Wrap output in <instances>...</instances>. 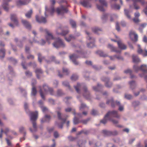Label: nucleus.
<instances>
[{"mask_svg":"<svg viewBox=\"0 0 147 147\" xmlns=\"http://www.w3.org/2000/svg\"><path fill=\"white\" fill-rule=\"evenodd\" d=\"M120 117V115L119 114L118 111L114 110L109 111L105 115L103 118L101 120L100 123L105 124L107 123L109 118L114 117L119 119Z\"/></svg>","mask_w":147,"mask_h":147,"instance_id":"nucleus-1","label":"nucleus"},{"mask_svg":"<svg viewBox=\"0 0 147 147\" xmlns=\"http://www.w3.org/2000/svg\"><path fill=\"white\" fill-rule=\"evenodd\" d=\"M28 104L26 102L24 104V107L26 113L29 115L30 120L33 121V126L34 129L36 128L37 127L36 124L34 121L36 120L38 117V112L37 111L34 112H31L30 111L28 108Z\"/></svg>","mask_w":147,"mask_h":147,"instance_id":"nucleus-2","label":"nucleus"},{"mask_svg":"<svg viewBox=\"0 0 147 147\" xmlns=\"http://www.w3.org/2000/svg\"><path fill=\"white\" fill-rule=\"evenodd\" d=\"M76 47L77 49L76 50V52L78 55H77L73 54L69 56V58L75 65H78L79 63L76 60V59L80 55L82 57H86L83 55L84 53L82 50L80 49V47L77 46Z\"/></svg>","mask_w":147,"mask_h":147,"instance_id":"nucleus-3","label":"nucleus"},{"mask_svg":"<svg viewBox=\"0 0 147 147\" xmlns=\"http://www.w3.org/2000/svg\"><path fill=\"white\" fill-rule=\"evenodd\" d=\"M39 30L41 32H45L46 33L45 38L49 44H50L51 43V40L54 39V37L52 33L47 29H44L42 27L40 28Z\"/></svg>","mask_w":147,"mask_h":147,"instance_id":"nucleus-4","label":"nucleus"},{"mask_svg":"<svg viewBox=\"0 0 147 147\" xmlns=\"http://www.w3.org/2000/svg\"><path fill=\"white\" fill-rule=\"evenodd\" d=\"M38 59L39 61L41 63L42 61H44L47 62V63H49L51 61H54V62L57 64H58L59 63V61L55 59V57L53 56H52L50 58V60L47 61L45 60V57H42L41 54L39 53L38 54Z\"/></svg>","mask_w":147,"mask_h":147,"instance_id":"nucleus-5","label":"nucleus"},{"mask_svg":"<svg viewBox=\"0 0 147 147\" xmlns=\"http://www.w3.org/2000/svg\"><path fill=\"white\" fill-rule=\"evenodd\" d=\"M53 46L56 48L59 47H64L65 44L62 40L59 38L56 39L55 42L53 44Z\"/></svg>","mask_w":147,"mask_h":147,"instance_id":"nucleus-6","label":"nucleus"},{"mask_svg":"<svg viewBox=\"0 0 147 147\" xmlns=\"http://www.w3.org/2000/svg\"><path fill=\"white\" fill-rule=\"evenodd\" d=\"M86 33L87 35V38L88 39L90 42L87 43V46L89 48H92L94 46V39L90 36V33L87 31H86Z\"/></svg>","mask_w":147,"mask_h":147,"instance_id":"nucleus-7","label":"nucleus"},{"mask_svg":"<svg viewBox=\"0 0 147 147\" xmlns=\"http://www.w3.org/2000/svg\"><path fill=\"white\" fill-rule=\"evenodd\" d=\"M117 38L116 40L111 39V40L112 41L117 42L119 48L122 50H125L127 48V46L123 44L121 40H119V38L117 36H115Z\"/></svg>","mask_w":147,"mask_h":147,"instance_id":"nucleus-8","label":"nucleus"},{"mask_svg":"<svg viewBox=\"0 0 147 147\" xmlns=\"http://www.w3.org/2000/svg\"><path fill=\"white\" fill-rule=\"evenodd\" d=\"M99 1L100 3L102 5L96 4L97 8L100 11H103L105 10L103 7L107 6V2L105 0H99Z\"/></svg>","mask_w":147,"mask_h":147,"instance_id":"nucleus-9","label":"nucleus"},{"mask_svg":"<svg viewBox=\"0 0 147 147\" xmlns=\"http://www.w3.org/2000/svg\"><path fill=\"white\" fill-rule=\"evenodd\" d=\"M101 80L104 82L105 85L107 88H111L112 86V83L110 82V78L108 77H103L101 78Z\"/></svg>","mask_w":147,"mask_h":147,"instance_id":"nucleus-10","label":"nucleus"},{"mask_svg":"<svg viewBox=\"0 0 147 147\" xmlns=\"http://www.w3.org/2000/svg\"><path fill=\"white\" fill-rule=\"evenodd\" d=\"M45 14L46 17H47L49 14L52 15L55 11V10L53 7L52 6L50 9L47 8V6L45 7Z\"/></svg>","mask_w":147,"mask_h":147,"instance_id":"nucleus-11","label":"nucleus"},{"mask_svg":"<svg viewBox=\"0 0 147 147\" xmlns=\"http://www.w3.org/2000/svg\"><path fill=\"white\" fill-rule=\"evenodd\" d=\"M67 11L66 8L62 5L57 8L56 9L57 13L59 15L62 14L64 13H66L67 12Z\"/></svg>","mask_w":147,"mask_h":147,"instance_id":"nucleus-12","label":"nucleus"},{"mask_svg":"<svg viewBox=\"0 0 147 147\" xmlns=\"http://www.w3.org/2000/svg\"><path fill=\"white\" fill-rule=\"evenodd\" d=\"M102 133L104 136H115L118 133L116 131L111 132L107 130H104L103 131Z\"/></svg>","mask_w":147,"mask_h":147,"instance_id":"nucleus-13","label":"nucleus"},{"mask_svg":"<svg viewBox=\"0 0 147 147\" xmlns=\"http://www.w3.org/2000/svg\"><path fill=\"white\" fill-rule=\"evenodd\" d=\"M69 32V31L68 30L66 31L63 30L62 28L60 27L57 28L56 30V32L57 34L63 36L67 34Z\"/></svg>","mask_w":147,"mask_h":147,"instance_id":"nucleus-14","label":"nucleus"},{"mask_svg":"<svg viewBox=\"0 0 147 147\" xmlns=\"http://www.w3.org/2000/svg\"><path fill=\"white\" fill-rule=\"evenodd\" d=\"M30 1L31 0H18L16 1V4L19 7L22 5H25L29 3Z\"/></svg>","mask_w":147,"mask_h":147,"instance_id":"nucleus-15","label":"nucleus"},{"mask_svg":"<svg viewBox=\"0 0 147 147\" xmlns=\"http://www.w3.org/2000/svg\"><path fill=\"white\" fill-rule=\"evenodd\" d=\"M84 92L83 96L84 97L87 99H89L90 98V95L89 91L88 90L86 86L83 87Z\"/></svg>","mask_w":147,"mask_h":147,"instance_id":"nucleus-16","label":"nucleus"},{"mask_svg":"<svg viewBox=\"0 0 147 147\" xmlns=\"http://www.w3.org/2000/svg\"><path fill=\"white\" fill-rule=\"evenodd\" d=\"M61 109L60 107H57L56 110V112L57 113V117L58 119L62 121L63 122L65 121L66 120L64 119H62L61 117Z\"/></svg>","mask_w":147,"mask_h":147,"instance_id":"nucleus-17","label":"nucleus"},{"mask_svg":"<svg viewBox=\"0 0 147 147\" xmlns=\"http://www.w3.org/2000/svg\"><path fill=\"white\" fill-rule=\"evenodd\" d=\"M140 70L143 73L139 74L140 77H143L145 74L147 73V66L145 65H142L141 66Z\"/></svg>","mask_w":147,"mask_h":147,"instance_id":"nucleus-18","label":"nucleus"},{"mask_svg":"<svg viewBox=\"0 0 147 147\" xmlns=\"http://www.w3.org/2000/svg\"><path fill=\"white\" fill-rule=\"evenodd\" d=\"M138 53L144 56H147V50H143L141 48L140 45H138Z\"/></svg>","mask_w":147,"mask_h":147,"instance_id":"nucleus-19","label":"nucleus"},{"mask_svg":"<svg viewBox=\"0 0 147 147\" xmlns=\"http://www.w3.org/2000/svg\"><path fill=\"white\" fill-rule=\"evenodd\" d=\"M129 36L131 38L133 41L136 42L138 40V36L134 31H131L129 33Z\"/></svg>","mask_w":147,"mask_h":147,"instance_id":"nucleus-20","label":"nucleus"},{"mask_svg":"<svg viewBox=\"0 0 147 147\" xmlns=\"http://www.w3.org/2000/svg\"><path fill=\"white\" fill-rule=\"evenodd\" d=\"M11 1V0H3V2L2 6L5 11H7L8 10V4L7 3Z\"/></svg>","mask_w":147,"mask_h":147,"instance_id":"nucleus-21","label":"nucleus"},{"mask_svg":"<svg viewBox=\"0 0 147 147\" xmlns=\"http://www.w3.org/2000/svg\"><path fill=\"white\" fill-rule=\"evenodd\" d=\"M36 21L39 23H45L47 21L45 18L41 17L39 18L37 15L36 16Z\"/></svg>","mask_w":147,"mask_h":147,"instance_id":"nucleus-22","label":"nucleus"},{"mask_svg":"<svg viewBox=\"0 0 147 147\" xmlns=\"http://www.w3.org/2000/svg\"><path fill=\"white\" fill-rule=\"evenodd\" d=\"M107 48L109 49L111 51L115 52L117 53H120L121 51L117 50V48L114 47L113 45L110 44H109L107 46Z\"/></svg>","mask_w":147,"mask_h":147,"instance_id":"nucleus-23","label":"nucleus"},{"mask_svg":"<svg viewBox=\"0 0 147 147\" xmlns=\"http://www.w3.org/2000/svg\"><path fill=\"white\" fill-rule=\"evenodd\" d=\"M76 116L79 117H82V114L80 113H78L76 115H75L73 119V123L74 124H76L80 122L79 119L77 118Z\"/></svg>","mask_w":147,"mask_h":147,"instance_id":"nucleus-24","label":"nucleus"},{"mask_svg":"<svg viewBox=\"0 0 147 147\" xmlns=\"http://www.w3.org/2000/svg\"><path fill=\"white\" fill-rule=\"evenodd\" d=\"M80 3L83 6L88 8H91L92 6L91 4L88 1L84 0L80 1Z\"/></svg>","mask_w":147,"mask_h":147,"instance_id":"nucleus-25","label":"nucleus"},{"mask_svg":"<svg viewBox=\"0 0 147 147\" xmlns=\"http://www.w3.org/2000/svg\"><path fill=\"white\" fill-rule=\"evenodd\" d=\"M22 22L24 25L28 29H30L31 28V26L30 23L27 20L22 19Z\"/></svg>","mask_w":147,"mask_h":147,"instance_id":"nucleus-26","label":"nucleus"},{"mask_svg":"<svg viewBox=\"0 0 147 147\" xmlns=\"http://www.w3.org/2000/svg\"><path fill=\"white\" fill-rule=\"evenodd\" d=\"M83 86L82 84H81L80 83H78L76 86H74V87L75 89L77 92L79 94L80 93L81 91L80 89Z\"/></svg>","mask_w":147,"mask_h":147,"instance_id":"nucleus-27","label":"nucleus"},{"mask_svg":"<svg viewBox=\"0 0 147 147\" xmlns=\"http://www.w3.org/2000/svg\"><path fill=\"white\" fill-rule=\"evenodd\" d=\"M11 21L13 22L15 25H18V22L16 15L14 14L11 15Z\"/></svg>","mask_w":147,"mask_h":147,"instance_id":"nucleus-28","label":"nucleus"},{"mask_svg":"<svg viewBox=\"0 0 147 147\" xmlns=\"http://www.w3.org/2000/svg\"><path fill=\"white\" fill-rule=\"evenodd\" d=\"M35 72L36 73L37 77L38 79H39L40 78V76L43 73V71L40 68H37L35 71Z\"/></svg>","mask_w":147,"mask_h":147,"instance_id":"nucleus-29","label":"nucleus"},{"mask_svg":"<svg viewBox=\"0 0 147 147\" xmlns=\"http://www.w3.org/2000/svg\"><path fill=\"white\" fill-rule=\"evenodd\" d=\"M130 85V87L132 90H134L136 88V84L134 81H131L129 82Z\"/></svg>","mask_w":147,"mask_h":147,"instance_id":"nucleus-30","label":"nucleus"},{"mask_svg":"<svg viewBox=\"0 0 147 147\" xmlns=\"http://www.w3.org/2000/svg\"><path fill=\"white\" fill-rule=\"evenodd\" d=\"M51 119V117L49 115H46L45 117L41 119V122H48Z\"/></svg>","mask_w":147,"mask_h":147,"instance_id":"nucleus-31","label":"nucleus"},{"mask_svg":"<svg viewBox=\"0 0 147 147\" xmlns=\"http://www.w3.org/2000/svg\"><path fill=\"white\" fill-rule=\"evenodd\" d=\"M37 91L35 86L32 87L31 95L32 97H35Z\"/></svg>","mask_w":147,"mask_h":147,"instance_id":"nucleus-32","label":"nucleus"},{"mask_svg":"<svg viewBox=\"0 0 147 147\" xmlns=\"http://www.w3.org/2000/svg\"><path fill=\"white\" fill-rule=\"evenodd\" d=\"M132 71L129 69H127L124 71V73L126 74H129L130 75V78H135L136 77L131 74Z\"/></svg>","mask_w":147,"mask_h":147,"instance_id":"nucleus-33","label":"nucleus"},{"mask_svg":"<svg viewBox=\"0 0 147 147\" xmlns=\"http://www.w3.org/2000/svg\"><path fill=\"white\" fill-rule=\"evenodd\" d=\"M132 59L133 61L135 63H138L140 61V60L138 56L135 55H132Z\"/></svg>","mask_w":147,"mask_h":147,"instance_id":"nucleus-34","label":"nucleus"},{"mask_svg":"<svg viewBox=\"0 0 147 147\" xmlns=\"http://www.w3.org/2000/svg\"><path fill=\"white\" fill-rule=\"evenodd\" d=\"M107 103L108 104H111L112 107L113 108H114L115 107V102L112 98L108 100L107 101Z\"/></svg>","mask_w":147,"mask_h":147,"instance_id":"nucleus-35","label":"nucleus"},{"mask_svg":"<svg viewBox=\"0 0 147 147\" xmlns=\"http://www.w3.org/2000/svg\"><path fill=\"white\" fill-rule=\"evenodd\" d=\"M124 12L125 16L129 19H131V17L129 14L130 11L126 9H124Z\"/></svg>","mask_w":147,"mask_h":147,"instance_id":"nucleus-36","label":"nucleus"},{"mask_svg":"<svg viewBox=\"0 0 147 147\" xmlns=\"http://www.w3.org/2000/svg\"><path fill=\"white\" fill-rule=\"evenodd\" d=\"M5 50L3 48H2L0 49V58L2 59L5 56Z\"/></svg>","mask_w":147,"mask_h":147,"instance_id":"nucleus-37","label":"nucleus"},{"mask_svg":"<svg viewBox=\"0 0 147 147\" xmlns=\"http://www.w3.org/2000/svg\"><path fill=\"white\" fill-rule=\"evenodd\" d=\"M63 85L64 86L67 88L70 91H71V87L69 84V82L67 81H63L62 82Z\"/></svg>","mask_w":147,"mask_h":147,"instance_id":"nucleus-38","label":"nucleus"},{"mask_svg":"<svg viewBox=\"0 0 147 147\" xmlns=\"http://www.w3.org/2000/svg\"><path fill=\"white\" fill-rule=\"evenodd\" d=\"M116 104L119 106V110L122 111H123L124 109V107L123 105H120V102L118 101H116L115 102Z\"/></svg>","mask_w":147,"mask_h":147,"instance_id":"nucleus-39","label":"nucleus"},{"mask_svg":"<svg viewBox=\"0 0 147 147\" xmlns=\"http://www.w3.org/2000/svg\"><path fill=\"white\" fill-rule=\"evenodd\" d=\"M24 130V129H20V131L21 134H24L23 137V138H21L20 139V142H22L23 140H25V137L26 136V133Z\"/></svg>","mask_w":147,"mask_h":147,"instance_id":"nucleus-40","label":"nucleus"},{"mask_svg":"<svg viewBox=\"0 0 147 147\" xmlns=\"http://www.w3.org/2000/svg\"><path fill=\"white\" fill-rule=\"evenodd\" d=\"M32 42L35 43H38L42 45H45L46 43L45 41L43 39H42L40 41H38L36 40H34Z\"/></svg>","mask_w":147,"mask_h":147,"instance_id":"nucleus-41","label":"nucleus"},{"mask_svg":"<svg viewBox=\"0 0 147 147\" xmlns=\"http://www.w3.org/2000/svg\"><path fill=\"white\" fill-rule=\"evenodd\" d=\"M103 86L99 84H98L96 86H93L92 88L93 90L96 91H98L99 89Z\"/></svg>","mask_w":147,"mask_h":147,"instance_id":"nucleus-42","label":"nucleus"},{"mask_svg":"<svg viewBox=\"0 0 147 147\" xmlns=\"http://www.w3.org/2000/svg\"><path fill=\"white\" fill-rule=\"evenodd\" d=\"M112 8L115 9L119 10L120 8V7L119 5L115 3L111 5Z\"/></svg>","mask_w":147,"mask_h":147,"instance_id":"nucleus-43","label":"nucleus"},{"mask_svg":"<svg viewBox=\"0 0 147 147\" xmlns=\"http://www.w3.org/2000/svg\"><path fill=\"white\" fill-rule=\"evenodd\" d=\"M109 16L110 15L108 14L104 13L102 14L101 18L103 21H105Z\"/></svg>","mask_w":147,"mask_h":147,"instance_id":"nucleus-44","label":"nucleus"},{"mask_svg":"<svg viewBox=\"0 0 147 147\" xmlns=\"http://www.w3.org/2000/svg\"><path fill=\"white\" fill-rule=\"evenodd\" d=\"M78 76L76 74H74L72 75L71 77V80L73 81H75L78 78Z\"/></svg>","mask_w":147,"mask_h":147,"instance_id":"nucleus-45","label":"nucleus"},{"mask_svg":"<svg viewBox=\"0 0 147 147\" xmlns=\"http://www.w3.org/2000/svg\"><path fill=\"white\" fill-rule=\"evenodd\" d=\"M64 93L62 90L60 89H59L57 90V93L55 94V96H61L64 94Z\"/></svg>","mask_w":147,"mask_h":147,"instance_id":"nucleus-46","label":"nucleus"},{"mask_svg":"<svg viewBox=\"0 0 147 147\" xmlns=\"http://www.w3.org/2000/svg\"><path fill=\"white\" fill-rule=\"evenodd\" d=\"M40 90L39 92L40 93V95L42 99L44 100L45 99V93H44L42 91V89L41 88L40 86L39 87Z\"/></svg>","mask_w":147,"mask_h":147,"instance_id":"nucleus-47","label":"nucleus"},{"mask_svg":"<svg viewBox=\"0 0 147 147\" xmlns=\"http://www.w3.org/2000/svg\"><path fill=\"white\" fill-rule=\"evenodd\" d=\"M20 91L24 96H26L27 95V93L26 90L22 87H20L19 88Z\"/></svg>","mask_w":147,"mask_h":147,"instance_id":"nucleus-48","label":"nucleus"},{"mask_svg":"<svg viewBox=\"0 0 147 147\" xmlns=\"http://www.w3.org/2000/svg\"><path fill=\"white\" fill-rule=\"evenodd\" d=\"M32 13V10L30 9V11H28L26 14L25 16L28 18H30L31 17V16Z\"/></svg>","mask_w":147,"mask_h":147,"instance_id":"nucleus-49","label":"nucleus"},{"mask_svg":"<svg viewBox=\"0 0 147 147\" xmlns=\"http://www.w3.org/2000/svg\"><path fill=\"white\" fill-rule=\"evenodd\" d=\"M49 88L50 87H49L46 84H44L43 86L42 89L44 90V92L45 93H46L47 92H48Z\"/></svg>","mask_w":147,"mask_h":147,"instance_id":"nucleus-50","label":"nucleus"},{"mask_svg":"<svg viewBox=\"0 0 147 147\" xmlns=\"http://www.w3.org/2000/svg\"><path fill=\"white\" fill-rule=\"evenodd\" d=\"M92 30V31L95 33H97L98 32L101 31V29L97 27H93Z\"/></svg>","mask_w":147,"mask_h":147,"instance_id":"nucleus-51","label":"nucleus"},{"mask_svg":"<svg viewBox=\"0 0 147 147\" xmlns=\"http://www.w3.org/2000/svg\"><path fill=\"white\" fill-rule=\"evenodd\" d=\"M110 121L114 124H117L118 123V121L112 118H109L108 121Z\"/></svg>","mask_w":147,"mask_h":147,"instance_id":"nucleus-52","label":"nucleus"},{"mask_svg":"<svg viewBox=\"0 0 147 147\" xmlns=\"http://www.w3.org/2000/svg\"><path fill=\"white\" fill-rule=\"evenodd\" d=\"M75 38V37L72 35H69V37L68 38L66 37H65V39L67 42H69L71 40Z\"/></svg>","mask_w":147,"mask_h":147,"instance_id":"nucleus-53","label":"nucleus"},{"mask_svg":"<svg viewBox=\"0 0 147 147\" xmlns=\"http://www.w3.org/2000/svg\"><path fill=\"white\" fill-rule=\"evenodd\" d=\"M70 23L73 28H76V24L75 21L72 20H70Z\"/></svg>","mask_w":147,"mask_h":147,"instance_id":"nucleus-54","label":"nucleus"},{"mask_svg":"<svg viewBox=\"0 0 147 147\" xmlns=\"http://www.w3.org/2000/svg\"><path fill=\"white\" fill-rule=\"evenodd\" d=\"M97 53L98 54L100 55L101 57H106L108 56L107 55L102 51H98L97 52Z\"/></svg>","mask_w":147,"mask_h":147,"instance_id":"nucleus-55","label":"nucleus"},{"mask_svg":"<svg viewBox=\"0 0 147 147\" xmlns=\"http://www.w3.org/2000/svg\"><path fill=\"white\" fill-rule=\"evenodd\" d=\"M140 68L141 66L139 67L137 65H135L133 66L134 70L136 72H137L139 70H140Z\"/></svg>","mask_w":147,"mask_h":147,"instance_id":"nucleus-56","label":"nucleus"},{"mask_svg":"<svg viewBox=\"0 0 147 147\" xmlns=\"http://www.w3.org/2000/svg\"><path fill=\"white\" fill-rule=\"evenodd\" d=\"M5 130H3V129H1V133L0 134V138H1L2 137V134L3 132L5 133L6 134H7L9 131V129H5Z\"/></svg>","mask_w":147,"mask_h":147,"instance_id":"nucleus-57","label":"nucleus"},{"mask_svg":"<svg viewBox=\"0 0 147 147\" xmlns=\"http://www.w3.org/2000/svg\"><path fill=\"white\" fill-rule=\"evenodd\" d=\"M88 108L86 105L83 103H82L81 105V106L80 107V110L81 109H88Z\"/></svg>","mask_w":147,"mask_h":147,"instance_id":"nucleus-58","label":"nucleus"},{"mask_svg":"<svg viewBox=\"0 0 147 147\" xmlns=\"http://www.w3.org/2000/svg\"><path fill=\"white\" fill-rule=\"evenodd\" d=\"M49 92L50 94L52 95H55V94L53 88L50 87L48 91Z\"/></svg>","mask_w":147,"mask_h":147,"instance_id":"nucleus-59","label":"nucleus"},{"mask_svg":"<svg viewBox=\"0 0 147 147\" xmlns=\"http://www.w3.org/2000/svg\"><path fill=\"white\" fill-rule=\"evenodd\" d=\"M8 59L14 64H15L17 62V60L12 57H9L8 58Z\"/></svg>","mask_w":147,"mask_h":147,"instance_id":"nucleus-60","label":"nucleus"},{"mask_svg":"<svg viewBox=\"0 0 147 147\" xmlns=\"http://www.w3.org/2000/svg\"><path fill=\"white\" fill-rule=\"evenodd\" d=\"M118 17V16L116 14H114L110 16V21L112 22L113 20V19H116Z\"/></svg>","mask_w":147,"mask_h":147,"instance_id":"nucleus-61","label":"nucleus"},{"mask_svg":"<svg viewBox=\"0 0 147 147\" xmlns=\"http://www.w3.org/2000/svg\"><path fill=\"white\" fill-rule=\"evenodd\" d=\"M132 105L134 107H136L140 104V102L138 101H134L132 102Z\"/></svg>","mask_w":147,"mask_h":147,"instance_id":"nucleus-62","label":"nucleus"},{"mask_svg":"<svg viewBox=\"0 0 147 147\" xmlns=\"http://www.w3.org/2000/svg\"><path fill=\"white\" fill-rule=\"evenodd\" d=\"M63 72L65 75H67L69 73L68 70L66 68H63Z\"/></svg>","mask_w":147,"mask_h":147,"instance_id":"nucleus-63","label":"nucleus"},{"mask_svg":"<svg viewBox=\"0 0 147 147\" xmlns=\"http://www.w3.org/2000/svg\"><path fill=\"white\" fill-rule=\"evenodd\" d=\"M91 113L93 115H98V111L96 110L93 109Z\"/></svg>","mask_w":147,"mask_h":147,"instance_id":"nucleus-64","label":"nucleus"}]
</instances>
